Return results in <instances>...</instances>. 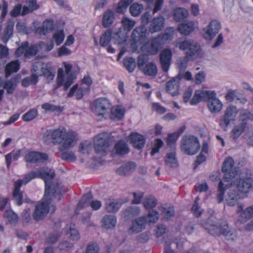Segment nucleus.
<instances>
[{"label": "nucleus", "instance_id": "nucleus-39", "mask_svg": "<svg viewBox=\"0 0 253 253\" xmlns=\"http://www.w3.org/2000/svg\"><path fill=\"white\" fill-rule=\"evenodd\" d=\"M161 211L162 216L167 220H171L174 215V209L173 206L163 207Z\"/></svg>", "mask_w": 253, "mask_h": 253}, {"label": "nucleus", "instance_id": "nucleus-11", "mask_svg": "<svg viewBox=\"0 0 253 253\" xmlns=\"http://www.w3.org/2000/svg\"><path fill=\"white\" fill-rule=\"evenodd\" d=\"M234 161L231 157L226 158L222 167V171L224 173V175L222 178L224 182L233 183V179L237 174V171L234 168Z\"/></svg>", "mask_w": 253, "mask_h": 253}, {"label": "nucleus", "instance_id": "nucleus-25", "mask_svg": "<svg viewBox=\"0 0 253 253\" xmlns=\"http://www.w3.org/2000/svg\"><path fill=\"white\" fill-rule=\"evenodd\" d=\"M45 45V43L43 42H40L38 43L31 44L29 45V43L28 42V46L26 47V50L24 57L25 58H30L35 56L37 54L40 48H42Z\"/></svg>", "mask_w": 253, "mask_h": 253}, {"label": "nucleus", "instance_id": "nucleus-23", "mask_svg": "<svg viewBox=\"0 0 253 253\" xmlns=\"http://www.w3.org/2000/svg\"><path fill=\"white\" fill-rule=\"evenodd\" d=\"M63 65L65 69V73L67 75L64 84V90H67L68 88L73 84L76 76L73 73H71L72 65L66 62H63Z\"/></svg>", "mask_w": 253, "mask_h": 253}, {"label": "nucleus", "instance_id": "nucleus-33", "mask_svg": "<svg viewBox=\"0 0 253 253\" xmlns=\"http://www.w3.org/2000/svg\"><path fill=\"white\" fill-rule=\"evenodd\" d=\"M102 226L106 229L114 228L117 223L116 217L114 215H106L102 220Z\"/></svg>", "mask_w": 253, "mask_h": 253}, {"label": "nucleus", "instance_id": "nucleus-4", "mask_svg": "<svg viewBox=\"0 0 253 253\" xmlns=\"http://www.w3.org/2000/svg\"><path fill=\"white\" fill-rule=\"evenodd\" d=\"M171 36L169 33L160 34L145 42L140 47L141 50L149 55H155L162 46L168 41L170 40Z\"/></svg>", "mask_w": 253, "mask_h": 253}, {"label": "nucleus", "instance_id": "nucleus-22", "mask_svg": "<svg viewBox=\"0 0 253 253\" xmlns=\"http://www.w3.org/2000/svg\"><path fill=\"white\" fill-rule=\"evenodd\" d=\"M243 209L244 206L243 205H238L237 212L239 213L242 211L238 219L241 223H245L253 217V205L247 208L244 211Z\"/></svg>", "mask_w": 253, "mask_h": 253}, {"label": "nucleus", "instance_id": "nucleus-58", "mask_svg": "<svg viewBox=\"0 0 253 253\" xmlns=\"http://www.w3.org/2000/svg\"><path fill=\"white\" fill-rule=\"evenodd\" d=\"M100 248L96 242H91L87 245L85 253H99Z\"/></svg>", "mask_w": 253, "mask_h": 253}, {"label": "nucleus", "instance_id": "nucleus-63", "mask_svg": "<svg viewBox=\"0 0 253 253\" xmlns=\"http://www.w3.org/2000/svg\"><path fill=\"white\" fill-rule=\"evenodd\" d=\"M13 198L17 205L21 206L23 204V192L19 191L15 194V191H13Z\"/></svg>", "mask_w": 253, "mask_h": 253}, {"label": "nucleus", "instance_id": "nucleus-28", "mask_svg": "<svg viewBox=\"0 0 253 253\" xmlns=\"http://www.w3.org/2000/svg\"><path fill=\"white\" fill-rule=\"evenodd\" d=\"M115 19L114 11L111 9H107L103 15L102 25L104 28H109L112 25Z\"/></svg>", "mask_w": 253, "mask_h": 253}, {"label": "nucleus", "instance_id": "nucleus-61", "mask_svg": "<svg viewBox=\"0 0 253 253\" xmlns=\"http://www.w3.org/2000/svg\"><path fill=\"white\" fill-rule=\"evenodd\" d=\"M164 142L160 138H157L155 140V143L154 144L151 152V156H153L155 154L158 153L160 148L163 146Z\"/></svg>", "mask_w": 253, "mask_h": 253}, {"label": "nucleus", "instance_id": "nucleus-12", "mask_svg": "<svg viewBox=\"0 0 253 253\" xmlns=\"http://www.w3.org/2000/svg\"><path fill=\"white\" fill-rule=\"evenodd\" d=\"M92 199L93 195L91 192L84 194L77 204L75 210L76 214H78L79 211L84 207H88L89 206H90L93 210H99L102 205L101 202L97 200L92 201Z\"/></svg>", "mask_w": 253, "mask_h": 253}, {"label": "nucleus", "instance_id": "nucleus-10", "mask_svg": "<svg viewBox=\"0 0 253 253\" xmlns=\"http://www.w3.org/2000/svg\"><path fill=\"white\" fill-rule=\"evenodd\" d=\"M178 44V47L180 50H188L186 53V58L188 60L196 58L200 54L201 47L197 43H194L190 40H185L179 42Z\"/></svg>", "mask_w": 253, "mask_h": 253}, {"label": "nucleus", "instance_id": "nucleus-32", "mask_svg": "<svg viewBox=\"0 0 253 253\" xmlns=\"http://www.w3.org/2000/svg\"><path fill=\"white\" fill-rule=\"evenodd\" d=\"M188 15V10L184 8L178 7L173 10V18L176 22L184 20Z\"/></svg>", "mask_w": 253, "mask_h": 253}, {"label": "nucleus", "instance_id": "nucleus-8", "mask_svg": "<svg viewBox=\"0 0 253 253\" xmlns=\"http://www.w3.org/2000/svg\"><path fill=\"white\" fill-rule=\"evenodd\" d=\"M198 138L193 135H185L181 140V149L189 155L196 154L200 150Z\"/></svg>", "mask_w": 253, "mask_h": 253}, {"label": "nucleus", "instance_id": "nucleus-9", "mask_svg": "<svg viewBox=\"0 0 253 253\" xmlns=\"http://www.w3.org/2000/svg\"><path fill=\"white\" fill-rule=\"evenodd\" d=\"M110 138L105 132L99 134L94 139V149L96 154L106 156L110 146Z\"/></svg>", "mask_w": 253, "mask_h": 253}, {"label": "nucleus", "instance_id": "nucleus-35", "mask_svg": "<svg viewBox=\"0 0 253 253\" xmlns=\"http://www.w3.org/2000/svg\"><path fill=\"white\" fill-rule=\"evenodd\" d=\"M126 109L121 105L115 106L111 110V117L114 120H121L124 116Z\"/></svg>", "mask_w": 253, "mask_h": 253}, {"label": "nucleus", "instance_id": "nucleus-37", "mask_svg": "<svg viewBox=\"0 0 253 253\" xmlns=\"http://www.w3.org/2000/svg\"><path fill=\"white\" fill-rule=\"evenodd\" d=\"M142 71L147 76L154 77L158 73V69L156 65L153 62L146 64Z\"/></svg>", "mask_w": 253, "mask_h": 253}, {"label": "nucleus", "instance_id": "nucleus-46", "mask_svg": "<svg viewBox=\"0 0 253 253\" xmlns=\"http://www.w3.org/2000/svg\"><path fill=\"white\" fill-rule=\"evenodd\" d=\"M123 27L125 31L130 32L134 27L136 22L134 20L127 17H123L121 20Z\"/></svg>", "mask_w": 253, "mask_h": 253}, {"label": "nucleus", "instance_id": "nucleus-13", "mask_svg": "<svg viewBox=\"0 0 253 253\" xmlns=\"http://www.w3.org/2000/svg\"><path fill=\"white\" fill-rule=\"evenodd\" d=\"M93 104L96 115L101 118H104V115L111 107L109 100L104 97L96 99L94 100Z\"/></svg>", "mask_w": 253, "mask_h": 253}, {"label": "nucleus", "instance_id": "nucleus-54", "mask_svg": "<svg viewBox=\"0 0 253 253\" xmlns=\"http://www.w3.org/2000/svg\"><path fill=\"white\" fill-rule=\"evenodd\" d=\"M61 233L56 232L54 233H50L45 239V242L48 245H53L57 242L61 236Z\"/></svg>", "mask_w": 253, "mask_h": 253}, {"label": "nucleus", "instance_id": "nucleus-27", "mask_svg": "<svg viewBox=\"0 0 253 253\" xmlns=\"http://www.w3.org/2000/svg\"><path fill=\"white\" fill-rule=\"evenodd\" d=\"M195 29L193 21H189L180 23L177 27V31L183 35L188 36L192 33Z\"/></svg>", "mask_w": 253, "mask_h": 253}, {"label": "nucleus", "instance_id": "nucleus-36", "mask_svg": "<svg viewBox=\"0 0 253 253\" xmlns=\"http://www.w3.org/2000/svg\"><path fill=\"white\" fill-rule=\"evenodd\" d=\"M112 29L107 30L100 37L99 43L102 47H106L109 45L111 41L113 35Z\"/></svg>", "mask_w": 253, "mask_h": 253}, {"label": "nucleus", "instance_id": "nucleus-16", "mask_svg": "<svg viewBox=\"0 0 253 253\" xmlns=\"http://www.w3.org/2000/svg\"><path fill=\"white\" fill-rule=\"evenodd\" d=\"M221 25L219 22L217 20H212L209 25L204 29L203 36L206 40H211L219 32Z\"/></svg>", "mask_w": 253, "mask_h": 253}, {"label": "nucleus", "instance_id": "nucleus-64", "mask_svg": "<svg viewBox=\"0 0 253 253\" xmlns=\"http://www.w3.org/2000/svg\"><path fill=\"white\" fill-rule=\"evenodd\" d=\"M152 109L159 114H164L167 111L166 108L162 106L159 103H153L152 105Z\"/></svg>", "mask_w": 253, "mask_h": 253}, {"label": "nucleus", "instance_id": "nucleus-29", "mask_svg": "<svg viewBox=\"0 0 253 253\" xmlns=\"http://www.w3.org/2000/svg\"><path fill=\"white\" fill-rule=\"evenodd\" d=\"M233 184L232 182H224L223 180H221L218 185V192L216 199L218 203L223 202L225 191Z\"/></svg>", "mask_w": 253, "mask_h": 253}, {"label": "nucleus", "instance_id": "nucleus-18", "mask_svg": "<svg viewBox=\"0 0 253 253\" xmlns=\"http://www.w3.org/2000/svg\"><path fill=\"white\" fill-rule=\"evenodd\" d=\"M212 95H214V93L211 91L196 90L190 101V104L197 105L202 100H207L208 97H211Z\"/></svg>", "mask_w": 253, "mask_h": 253}, {"label": "nucleus", "instance_id": "nucleus-21", "mask_svg": "<svg viewBox=\"0 0 253 253\" xmlns=\"http://www.w3.org/2000/svg\"><path fill=\"white\" fill-rule=\"evenodd\" d=\"M214 93V95L208 97V107L209 110L212 113L219 112L222 109V102L216 97V93L214 91H211Z\"/></svg>", "mask_w": 253, "mask_h": 253}, {"label": "nucleus", "instance_id": "nucleus-44", "mask_svg": "<svg viewBox=\"0 0 253 253\" xmlns=\"http://www.w3.org/2000/svg\"><path fill=\"white\" fill-rule=\"evenodd\" d=\"M123 64L129 73H132L136 67L135 59L131 57L125 58L123 61Z\"/></svg>", "mask_w": 253, "mask_h": 253}, {"label": "nucleus", "instance_id": "nucleus-19", "mask_svg": "<svg viewBox=\"0 0 253 253\" xmlns=\"http://www.w3.org/2000/svg\"><path fill=\"white\" fill-rule=\"evenodd\" d=\"M129 138L130 143L135 148L140 150L144 147L146 140L143 135L138 132H132L129 134Z\"/></svg>", "mask_w": 253, "mask_h": 253}, {"label": "nucleus", "instance_id": "nucleus-56", "mask_svg": "<svg viewBox=\"0 0 253 253\" xmlns=\"http://www.w3.org/2000/svg\"><path fill=\"white\" fill-rule=\"evenodd\" d=\"M3 88L6 89L7 94H12L15 88L14 81H12V79L5 81L3 85Z\"/></svg>", "mask_w": 253, "mask_h": 253}, {"label": "nucleus", "instance_id": "nucleus-14", "mask_svg": "<svg viewBox=\"0 0 253 253\" xmlns=\"http://www.w3.org/2000/svg\"><path fill=\"white\" fill-rule=\"evenodd\" d=\"M238 113L237 108L233 105L228 106L222 117L220 119L219 125L221 127H226L231 122H234Z\"/></svg>", "mask_w": 253, "mask_h": 253}, {"label": "nucleus", "instance_id": "nucleus-53", "mask_svg": "<svg viewBox=\"0 0 253 253\" xmlns=\"http://www.w3.org/2000/svg\"><path fill=\"white\" fill-rule=\"evenodd\" d=\"M92 148V143L90 141H85L80 144L79 151L83 154H89Z\"/></svg>", "mask_w": 253, "mask_h": 253}, {"label": "nucleus", "instance_id": "nucleus-51", "mask_svg": "<svg viewBox=\"0 0 253 253\" xmlns=\"http://www.w3.org/2000/svg\"><path fill=\"white\" fill-rule=\"evenodd\" d=\"M65 34L63 30L56 31L52 36V39L54 41L56 45H60L63 42Z\"/></svg>", "mask_w": 253, "mask_h": 253}, {"label": "nucleus", "instance_id": "nucleus-48", "mask_svg": "<svg viewBox=\"0 0 253 253\" xmlns=\"http://www.w3.org/2000/svg\"><path fill=\"white\" fill-rule=\"evenodd\" d=\"M75 225L70 224L69 230L67 231L66 234L69 236V238L73 241H77L80 238V235L78 230L75 228Z\"/></svg>", "mask_w": 253, "mask_h": 253}, {"label": "nucleus", "instance_id": "nucleus-57", "mask_svg": "<svg viewBox=\"0 0 253 253\" xmlns=\"http://www.w3.org/2000/svg\"><path fill=\"white\" fill-rule=\"evenodd\" d=\"M28 46V42L25 41L22 42L21 45L16 49L15 52V55L16 57H20L25 54L26 47Z\"/></svg>", "mask_w": 253, "mask_h": 253}, {"label": "nucleus", "instance_id": "nucleus-40", "mask_svg": "<svg viewBox=\"0 0 253 253\" xmlns=\"http://www.w3.org/2000/svg\"><path fill=\"white\" fill-rule=\"evenodd\" d=\"M165 164L171 168H176L178 164L176 157L175 152L167 153L165 158Z\"/></svg>", "mask_w": 253, "mask_h": 253}, {"label": "nucleus", "instance_id": "nucleus-60", "mask_svg": "<svg viewBox=\"0 0 253 253\" xmlns=\"http://www.w3.org/2000/svg\"><path fill=\"white\" fill-rule=\"evenodd\" d=\"M61 158L63 160L71 162H74L76 160L74 153L69 151L62 152L61 154Z\"/></svg>", "mask_w": 253, "mask_h": 253}, {"label": "nucleus", "instance_id": "nucleus-24", "mask_svg": "<svg viewBox=\"0 0 253 253\" xmlns=\"http://www.w3.org/2000/svg\"><path fill=\"white\" fill-rule=\"evenodd\" d=\"M165 20L162 16H158L153 19L150 23L149 30L153 34L162 31L164 27Z\"/></svg>", "mask_w": 253, "mask_h": 253}, {"label": "nucleus", "instance_id": "nucleus-17", "mask_svg": "<svg viewBox=\"0 0 253 253\" xmlns=\"http://www.w3.org/2000/svg\"><path fill=\"white\" fill-rule=\"evenodd\" d=\"M172 53L169 48L163 49L160 54V62L161 65L162 69L165 72H168L169 69Z\"/></svg>", "mask_w": 253, "mask_h": 253}, {"label": "nucleus", "instance_id": "nucleus-2", "mask_svg": "<svg viewBox=\"0 0 253 253\" xmlns=\"http://www.w3.org/2000/svg\"><path fill=\"white\" fill-rule=\"evenodd\" d=\"M42 140L47 145H61L63 150L74 147L77 141V133L73 130L67 131L64 127L47 129L43 134Z\"/></svg>", "mask_w": 253, "mask_h": 253}, {"label": "nucleus", "instance_id": "nucleus-34", "mask_svg": "<svg viewBox=\"0 0 253 253\" xmlns=\"http://www.w3.org/2000/svg\"><path fill=\"white\" fill-rule=\"evenodd\" d=\"M179 85L175 80H170L167 83V91L172 96H176L179 94Z\"/></svg>", "mask_w": 253, "mask_h": 253}, {"label": "nucleus", "instance_id": "nucleus-7", "mask_svg": "<svg viewBox=\"0 0 253 253\" xmlns=\"http://www.w3.org/2000/svg\"><path fill=\"white\" fill-rule=\"evenodd\" d=\"M147 30L143 25L136 27L133 30L130 44L133 50L136 51L144 43L147 39Z\"/></svg>", "mask_w": 253, "mask_h": 253}, {"label": "nucleus", "instance_id": "nucleus-30", "mask_svg": "<svg viewBox=\"0 0 253 253\" xmlns=\"http://www.w3.org/2000/svg\"><path fill=\"white\" fill-rule=\"evenodd\" d=\"M54 28V21L51 19H46L42 23V26L38 27L36 31L40 34L46 35L51 32Z\"/></svg>", "mask_w": 253, "mask_h": 253}, {"label": "nucleus", "instance_id": "nucleus-55", "mask_svg": "<svg viewBox=\"0 0 253 253\" xmlns=\"http://www.w3.org/2000/svg\"><path fill=\"white\" fill-rule=\"evenodd\" d=\"M14 26V23L13 21L8 20L6 23L5 30L4 31V37L9 38L12 36L13 33V28Z\"/></svg>", "mask_w": 253, "mask_h": 253}, {"label": "nucleus", "instance_id": "nucleus-31", "mask_svg": "<svg viewBox=\"0 0 253 253\" xmlns=\"http://www.w3.org/2000/svg\"><path fill=\"white\" fill-rule=\"evenodd\" d=\"M20 64L18 60L11 61L5 67V75L8 78L12 73H16L19 70Z\"/></svg>", "mask_w": 253, "mask_h": 253}, {"label": "nucleus", "instance_id": "nucleus-26", "mask_svg": "<svg viewBox=\"0 0 253 253\" xmlns=\"http://www.w3.org/2000/svg\"><path fill=\"white\" fill-rule=\"evenodd\" d=\"M136 167V164L133 162H128L121 166L116 169V173L122 176H126L132 172Z\"/></svg>", "mask_w": 253, "mask_h": 253}, {"label": "nucleus", "instance_id": "nucleus-52", "mask_svg": "<svg viewBox=\"0 0 253 253\" xmlns=\"http://www.w3.org/2000/svg\"><path fill=\"white\" fill-rule=\"evenodd\" d=\"M142 9V5L134 3L129 7V12L132 16L136 17L140 14Z\"/></svg>", "mask_w": 253, "mask_h": 253}, {"label": "nucleus", "instance_id": "nucleus-3", "mask_svg": "<svg viewBox=\"0 0 253 253\" xmlns=\"http://www.w3.org/2000/svg\"><path fill=\"white\" fill-rule=\"evenodd\" d=\"M237 190L230 189L226 198L227 204L229 206H234L238 203L240 199L247 197L250 190L253 187V179L245 177L240 178L234 181Z\"/></svg>", "mask_w": 253, "mask_h": 253}, {"label": "nucleus", "instance_id": "nucleus-50", "mask_svg": "<svg viewBox=\"0 0 253 253\" xmlns=\"http://www.w3.org/2000/svg\"><path fill=\"white\" fill-rule=\"evenodd\" d=\"M119 203L115 200H109L106 203V209L108 212H116L120 209Z\"/></svg>", "mask_w": 253, "mask_h": 253}, {"label": "nucleus", "instance_id": "nucleus-59", "mask_svg": "<svg viewBox=\"0 0 253 253\" xmlns=\"http://www.w3.org/2000/svg\"><path fill=\"white\" fill-rule=\"evenodd\" d=\"M251 118V113L247 110H243L241 112L240 115V120L241 121V123L240 124H245L246 127L247 126L248 121Z\"/></svg>", "mask_w": 253, "mask_h": 253}, {"label": "nucleus", "instance_id": "nucleus-49", "mask_svg": "<svg viewBox=\"0 0 253 253\" xmlns=\"http://www.w3.org/2000/svg\"><path fill=\"white\" fill-rule=\"evenodd\" d=\"M38 110L33 108L26 112L22 117V120L24 122H30L35 119L38 115Z\"/></svg>", "mask_w": 253, "mask_h": 253}, {"label": "nucleus", "instance_id": "nucleus-6", "mask_svg": "<svg viewBox=\"0 0 253 253\" xmlns=\"http://www.w3.org/2000/svg\"><path fill=\"white\" fill-rule=\"evenodd\" d=\"M209 234L213 236L224 235L228 240H234L237 236L236 230L229 227L226 221L222 222L219 226L211 225L206 228Z\"/></svg>", "mask_w": 253, "mask_h": 253}, {"label": "nucleus", "instance_id": "nucleus-20", "mask_svg": "<svg viewBox=\"0 0 253 253\" xmlns=\"http://www.w3.org/2000/svg\"><path fill=\"white\" fill-rule=\"evenodd\" d=\"M130 149L126 142L123 140L118 141L112 151L113 155L123 156L129 153Z\"/></svg>", "mask_w": 253, "mask_h": 253}, {"label": "nucleus", "instance_id": "nucleus-42", "mask_svg": "<svg viewBox=\"0 0 253 253\" xmlns=\"http://www.w3.org/2000/svg\"><path fill=\"white\" fill-rule=\"evenodd\" d=\"M65 81L64 70L61 68H59L57 72L56 84L53 86V90H55L62 85L64 87Z\"/></svg>", "mask_w": 253, "mask_h": 253}, {"label": "nucleus", "instance_id": "nucleus-41", "mask_svg": "<svg viewBox=\"0 0 253 253\" xmlns=\"http://www.w3.org/2000/svg\"><path fill=\"white\" fill-rule=\"evenodd\" d=\"M84 90L82 87L78 88V85H74L70 90L67 96L69 97L73 96L74 94L77 99H81L84 95Z\"/></svg>", "mask_w": 253, "mask_h": 253}, {"label": "nucleus", "instance_id": "nucleus-62", "mask_svg": "<svg viewBox=\"0 0 253 253\" xmlns=\"http://www.w3.org/2000/svg\"><path fill=\"white\" fill-rule=\"evenodd\" d=\"M128 6L129 3L121 0L118 2L116 11L118 13L124 14Z\"/></svg>", "mask_w": 253, "mask_h": 253}, {"label": "nucleus", "instance_id": "nucleus-45", "mask_svg": "<svg viewBox=\"0 0 253 253\" xmlns=\"http://www.w3.org/2000/svg\"><path fill=\"white\" fill-rule=\"evenodd\" d=\"M246 128L245 124H240L235 126L232 129L231 134L234 139L238 138Z\"/></svg>", "mask_w": 253, "mask_h": 253}, {"label": "nucleus", "instance_id": "nucleus-47", "mask_svg": "<svg viewBox=\"0 0 253 253\" xmlns=\"http://www.w3.org/2000/svg\"><path fill=\"white\" fill-rule=\"evenodd\" d=\"M5 217L8 222L10 224L16 225L18 221V216L16 213L11 210H6L5 212Z\"/></svg>", "mask_w": 253, "mask_h": 253}, {"label": "nucleus", "instance_id": "nucleus-1", "mask_svg": "<svg viewBox=\"0 0 253 253\" xmlns=\"http://www.w3.org/2000/svg\"><path fill=\"white\" fill-rule=\"evenodd\" d=\"M55 176V171L53 169L49 168L47 166L39 167L36 170H33L25 175L24 180L25 183H28L35 178H41L45 183V191L43 198L45 202H40L36 206L33 213L34 218L36 220L42 219L49 212V209L51 212H54L56 206L52 205L49 207V204L53 198H57L58 200H61V197L65 193L64 187L61 183L57 182L55 184H51L52 180Z\"/></svg>", "mask_w": 253, "mask_h": 253}, {"label": "nucleus", "instance_id": "nucleus-5", "mask_svg": "<svg viewBox=\"0 0 253 253\" xmlns=\"http://www.w3.org/2000/svg\"><path fill=\"white\" fill-rule=\"evenodd\" d=\"M159 217L158 211L152 210L149 211L147 216H141L132 221L129 231L132 233H137L145 229L147 223H156Z\"/></svg>", "mask_w": 253, "mask_h": 253}, {"label": "nucleus", "instance_id": "nucleus-38", "mask_svg": "<svg viewBox=\"0 0 253 253\" xmlns=\"http://www.w3.org/2000/svg\"><path fill=\"white\" fill-rule=\"evenodd\" d=\"M21 150H13L10 153L5 156V162L7 168H9L11 164L12 159L13 161H17L21 155Z\"/></svg>", "mask_w": 253, "mask_h": 253}, {"label": "nucleus", "instance_id": "nucleus-15", "mask_svg": "<svg viewBox=\"0 0 253 253\" xmlns=\"http://www.w3.org/2000/svg\"><path fill=\"white\" fill-rule=\"evenodd\" d=\"M48 159V155L46 153L35 151H29L24 156L25 161L29 163L43 162Z\"/></svg>", "mask_w": 253, "mask_h": 253}, {"label": "nucleus", "instance_id": "nucleus-43", "mask_svg": "<svg viewBox=\"0 0 253 253\" xmlns=\"http://www.w3.org/2000/svg\"><path fill=\"white\" fill-rule=\"evenodd\" d=\"M142 203L145 209L150 210L156 206L157 200L153 196L149 195L145 197Z\"/></svg>", "mask_w": 253, "mask_h": 253}]
</instances>
